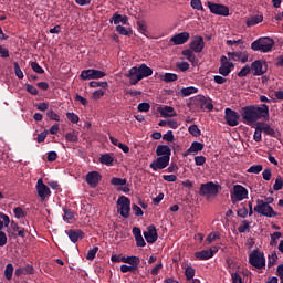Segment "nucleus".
Wrapping results in <instances>:
<instances>
[{"label": "nucleus", "instance_id": "59", "mask_svg": "<svg viewBox=\"0 0 283 283\" xmlns=\"http://www.w3.org/2000/svg\"><path fill=\"white\" fill-rule=\"evenodd\" d=\"M271 176H273V171L271 170V168H265L262 172L263 180H271Z\"/></svg>", "mask_w": 283, "mask_h": 283}, {"label": "nucleus", "instance_id": "1", "mask_svg": "<svg viewBox=\"0 0 283 283\" xmlns=\"http://www.w3.org/2000/svg\"><path fill=\"white\" fill-rule=\"evenodd\" d=\"M241 118L245 125H255L258 120H269V105H249L241 108Z\"/></svg>", "mask_w": 283, "mask_h": 283}, {"label": "nucleus", "instance_id": "21", "mask_svg": "<svg viewBox=\"0 0 283 283\" xmlns=\"http://www.w3.org/2000/svg\"><path fill=\"white\" fill-rule=\"evenodd\" d=\"M156 156L171 159V148L167 145H159L156 149Z\"/></svg>", "mask_w": 283, "mask_h": 283}, {"label": "nucleus", "instance_id": "63", "mask_svg": "<svg viewBox=\"0 0 283 283\" xmlns=\"http://www.w3.org/2000/svg\"><path fill=\"white\" fill-rule=\"evenodd\" d=\"M13 67H14L15 76H18V78H23V71H21V66H19V64L14 62Z\"/></svg>", "mask_w": 283, "mask_h": 283}, {"label": "nucleus", "instance_id": "34", "mask_svg": "<svg viewBox=\"0 0 283 283\" xmlns=\"http://www.w3.org/2000/svg\"><path fill=\"white\" fill-rule=\"evenodd\" d=\"M99 163L102 165H112L114 163V157L109 154H104L99 157Z\"/></svg>", "mask_w": 283, "mask_h": 283}, {"label": "nucleus", "instance_id": "4", "mask_svg": "<svg viewBox=\"0 0 283 283\" xmlns=\"http://www.w3.org/2000/svg\"><path fill=\"white\" fill-rule=\"evenodd\" d=\"M230 198L232 205H238V202H242V200L249 198V190L242 185H234L230 191Z\"/></svg>", "mask_w": 283, "mask_h": 283}, {"label": "nucleus", "instance_id": "3", "mask_svg": "<svg viewBox=\"0 0 283 283\" xmlns=\"http://www.w3.org/2000/svg\"><path fill=\"white\" fill-rule=\"evenodd\" d=\"M273 45H275V41L271 38H259L251 44V50L253 52H271L273 50Z\"/></svg>", "mask_w": 283, "mask_h": 283}, {"label": "nucleus", "instance_id": "57", "mask_svg": "<svg viewBox=\"0 0 283 283\" xmlns=\"http://www.w3.org/2000/svg\"><path fill=\"white\" fill-rule=\"evenodd\" d=\"M66 118H67V120H70L73 124H76V123H78V120H81L78 118V115H76L75 113H66Z\"/></svg>", "mask_w": 283, "mask_h": 283}, {"label": "nucleus", "instance_id": "16", "mask_svg": "<svg viewBox=\"0 0 283 283\" xmlns=\"http://www.w3.org/2000/svg\"><path fill=\"white\" fill-rule=\"evenodd\" d=\"M190 36L189 32H181L172 35L170 38V43H174V45H185V43L189 41Z\"/></svg>", "mask_w": 283, "mask_h": 283}, {"label": "nucleus", "instance_id": "43", "mask_svg": "<svg viewBox=\"0 0 283 283\" xmlns=\"http://www.w3.org/2000/svg\"><path fill=\"white\" fill-rule=\"evenodd\" d=\"M46 116L48 118H50V120H55L56 123L61 122V116H59V114H56V112H54L53 109L48 111Z\"/></svg>", "mask_w": 283, "mask_h": 283}, {"label": "nucleus", "instance_id": "30", "mask_svg": "<svg viewBox=\"0 0 283 283\" xmlns=\"http://www.w3.org/2000/svg\"><path fill=\"white\" fill-rule=\"evenodd\" d=\"M261 132H264L266 136L275 137V129H273L269 124L261 123L259 124Z\"/></svg>", "mask_w": 283, "mask_h": 283}, {"label": "nucleus", "instance_id": "7", "mask_svg": "<svg viewBox=\"0 0 283 283\" xmlns=\"http://www.w3.org/2000/svg\"><path fill=\"white\" fill-rule=\"evenodd\" d=\"M249 262L252 266H255V269H264V266L266 265V259L264 258V254H262L258 250H253L250 253Z\"/></svg>", "mask_w": 283, "mask_h": 283}, {"label": "nucleus", "instance_id": "64", "mask_svg": "<svg viewBox=\"0 0 283 283\" xmlns=\"http://www.w3.org/2000/svg\"><path fill=\"white\" fill-rule=\"evenodd\" d=\"M232 283H242V276L238 272L231 274Z\"/></svg>", "mask_w": 283, "mask_h": 283}, {"label": "nucleus", "instance_id": "17", "mask_svg": "<svg viewBox=\"0 0 283 283\" xmlns=\"http://www.w3.org/2000/svg\"><path fill=\"white\" fill-rule=\"evenodd\" d=\"M190 50L200 54L205 50V39L202 36H196L190 43Z\"/></svg>", "mask_w": 283, "mask_h": 283}, {"label": "nucleus", "instance_id": "27", "mask_svg": "<svg viewBox=\"0 0 283 283\" xmlns=\"http://www.w3.org/2000/svg\"><path fill=\"white\" fill-rule=\"evenodd\" d=\"M196 258L197 260H209L213 258V250L208 249V250H202L200 252H196Z\"/></svg>", "mask_w": 283, "mask_h": 283}, {"label": "nucleus", "instance_id": "42", "mask_svg": "<svg viewBox=\"0 0 283 283\" xmlns=\"http://www.w3.org/2000/svg\"><path fill=\"white\" fill-rule=\"evenodd\" d=\"M190 6L193 8V10H200L201 12L205 11V7H202L201 0H191Z\"/></svg>", "mask_w": 283, "mask_h": 283}, {"label": "nucleus", "instance_id": "46", "mask_svg": "<svg viewBox=\"0 0 283 283\" xmlns=\"http://www.w3.org/2000/svg\"><path fill=\"white\" fill-rule=\"evenodd\" d=\"M90 87H103L105 90V88L109 87V84L107 82L92 81V82H90Z\"/></svg>", "mask_w": 283, "mask_h": 283}, {"label": "nucleus", "instance_id": "18", "mask_svg": "<svg viewBox=\"0 0 283 283\" xmlns=\"http://www.w3.org/2000/svg\"><path fill=\"white\" fill-rule=\"evenodd\" d=\"M101 172L98 171H91L86 175V182L90 187H98V182H101Z\"/></svg>", "mask_w": 283, "mask_h": 283}, {"label": "nucleus", "instance_id": "45", "mask_svg": "<svg viewBox=\"0 0 283 283\" xmlns=\"http://www.w3.org/2000/svg\"><path fill=\"white\" fill-rule=\"evenodd\" d=\"M283 188V179L282 177H276L275 182L273 185V190L274 191H281V189Z\"/></svg>", "mask_w": 283, "mask_h": 283}, {"label": "nucleus", "instance_id": "53", "mask_svg": "<svg viewBox=\"0 0 283 283\" xmlns=\"http://www.w3.org/2000/svg\"><path fill=\"white\" fill-rule=\"evenodd\" d=\"M275 262H277V253L275 252H272L270 255H269V260H268V266L271 268L275 264Z\"/></svg>", "mask_w": 283, "mask_h": 283}, {"label": "nucleus", "instance_id": "31", "mask_svg": "<svg viewBox=\"0 0 283 283\" xmlns=\"http://www.w3.org/2000/svg\"><path fill=\"white\" fill-rule=\"evenodd\" d=\"M10 226V217L8 214L0 212V231H3V227Z\"/></svg>", "mask_w": 283, "mask_h": 283}, {"label": "nucleus", "instance_id": "48", "mask_svg": "<svg viewBox=\"0 0 283 283\" xmlns=\"http://www.w3.org/2000/svg\"><path fill=\"white\" fill-rule=\"evenodd\" d=\"M264 169L262 165H253L248 169V174H260Z\"/></svg>", "mask_w": 283, "mask_h": 283}, {"label": "nucleus", "instance_id": "2", "mask_svg": "<svg viewBox=\"0 0 283 283\" xmlns=\"http://www.w3.org/2000/svg\"><path fill=\"white\" fill-rule=\"evenodd\" d=\"M151 74H154V70L146 64H142L139 66H133L125 76L129 78L130 85H136L139 81H143V78L151 76Z\"/></svg>", "mask_w": 283, "mask_h": 283}, {"label": "nucleus", "instance_id": "25", "mask_svg": "<svg viewBox=\"0 0 283 283\" xmlns=\"http://www.w3.org/2000/svg\"><path fill=\"white\" fill-rule=\"evenodd\" d=\"M112 22H114L115 25H118L119 23H123V25H127V23H129V18H127V15L115 13L111 19V23Z\"/></svg>", "mask_w": 283, "mask_h": 283}, {"label": "nucleus", "instance_id": "62", "mask_svg": "<svg viewBox=\"0 0 283 283\" xmlns=\"http://www.w3.org/2000/svg\"><path fill=\"white\" fill-rule=\"evenodd\" d=\"M205 163H207V158L205 156H196L195 157V165H197V167H202V165H205Z\"/></svg>", "mask_w": 283, "mask_h": 283}, {"label": "nucleus", "instance_id": "33", "mask_svg": "<svg viewBox=\"0 0 283 283\" xmlns=\"http://www.w3.org/2000/svg\"><path fill=\"white\" fill-rule=\"evenodd\" d=\"M232 67L233 64H223L219 67V74H221V76H227L228 74H231Z\"/></svg>", "mask_w": 283, "mask_h": 283}, {"label": "nucleus", "instance_id": "39", "mask_svg": "<svg viewBox=\"0 0 283 283\" xmlns=\"http://www.w3.org/2000/svg\"><path fill=\"white\" fill-rule=\"evenodd\" d=\"M14 273V266L12 263L7 264L6 270H4V276L7 280H12V275Z\"/></svg>", "mask_w": 283, "mask_h": 283}, {"label": "nucleus", "instance_id": "37", "mask_svg": "<svg viewBox=\"0 0 283 283\" xmlns=\"http://www.w3.org/2000/svg\"><path fill=\"white\" fill-rule=\"evenodd\" d=\"M185 275H186V280L188 282H191V280H193L195 275H196V269H193L192 266H188L185 270Z\"/></svg>", "mask_w": 283, "mask_h": 283}, {"label": "nucleus", "instance_id": "20", "mask_svg": "<svg viewBox=\"0 0 283 283\" xmlns=\"http://www.w3.org/2000/svg\"><path fill=\"white\" fill-rule=\"evenodd\" d=\"M66 234L69 237V239L71 240V242H78V240H83V238H85V233H83V231L81 229H76V230H69L66 231Z\"/></svg>", "mask_w": 283, "mask_h": 283}, {"label": "nucleus", "instance_id": "26", "mask_svg": "<svg viewBox=\"0 0 283 283\" xmlns=\"http://www.w3.org/2000/svg\"><path fill=\"white\" fill-rule=\"evenodd\" d=\"M197 103H200V107L205 109H209L211 112L213 109V104H211L209 101H207V97L199 95L196 98Z\"/></svg>", "mask_w": 283, "mask_h": 283}, {"label": "nucleus", "instance_id": "22", "mask_svg": "<svg viewBox=\"0 0 283 283\" xmlns=\"http://www.w3.org/2000/svg\"><path fill=\"white\" fill-rule=\"evenodd\" d=\"M205 149V144L200 142H193L191 146L187 149L184 156H189V154H198Z\"/></svg>", "mask_w": 283, "mask_h": 283}, {"label": "nucleus", "instance_id": "50", "mask_svg": "<svg viewBox=\"0 0 283 283\" xmlns=\"http://www.w3.org/2000/svg\"><path fill=\"white\" fill-rule=\"evenodd\" d=\"M65 139L69 142V143H78V135H76L75 133H67L65 135Z\"/></svg>", "mask_w": 283, "mask_h": 283}, {"label": "nucleus", "instance_id": "51", "mask_svg": "<svg viewBox=\"0 0 283 283\" xmlns=\"http://www.w3.org/2000/svg\"><path fill=\"white\" fill-rule=\"evenodd\" d=\"M63 220H65V222H70V220H74V212L70 209H65Z\"/></svg>", "mask_w": 283, "mask_h": 283}, {"label": "nucleus", "instance_id": "35", "mask_svg": "<svg viewBox=\"0 0 283 283\" xmlns=\"http://www.w3.org/2000/svg\"><path fill=\"white\" fill-rule=\"evenodd\" d=\"M111 185H113L114 187H125V185H127V179L114 177L111 180Z\"/></svg>", "mask_w": 283, "mask_h": 283}, {"label": "nucleus", "instance_id": "52", "mask_svg": "<svg viewBox=\"0 0 283 283\" xmlns=\"http://www.w3.org/2000/svg\"><path fill=\"white\" fill-rule=\"evenodd\" d=\"M96 253H98V247H94L93 249L88 250L86 260H94V258H96Z\"/></svg>", "mask_w": 283, "mask_h": 283}, {"label": "nucleus", "instance_id": "58", "mask_svg": "<svg viewBox=\"0 0 283 283\" xmlns=\"http://www.w3.org/2000/svg\"><path fill=\"white\" fill-rule=\"evenodd\" d=\"M137 25L140 34H147V23H145V21H138Z\"/></svg>", "mask_w": 283, "mask_h": 283}, {"label": "nucleus", "instance_id": "14", "mask_svg": "<svg viewBox=\"0 0 283 283\" xmlns=\"http://www.w3.org/2000/svg\"><path fill=\"white\" fill-rule=\"evenodd\" d=\"M251 70L254 76H262V74H266L268 65L264 61L256 60L252 63Z\"/></svg>", "mask_w": 283, "mask_h": 283}, {"label": "nucleus", "instance_id": "19", "mask_svg": "<svg viewBox=\"0 0 283 283\" xmlns=\"http://www.w3.org/2000/svg\"><path fill=\"white\" fill-rule=\"evenodd\" d=\"M228 57L230 61H241V63L249 61V54L247 52H229Z\"/></svg>", "mask_w": 283, "mask_h": 283}, {"label": "nucleus", "instance_id": "55", "mask_svg": "<svg viewBox=\"0 0 283 283\" xmlns=\"http://www.w3.org/2000/svg\"><path fill=\"white\" fill-rule=\"evenodd\" d=\"M13 213L18 219L25 218V211H23V208L21 207H17L15 209H13Z\"/></svg>", "mask_w": 283, "mask_h": 283}, {"label": "nucleus", "instance_id": "60", "mask_svg": "<svg viewBox=\"0 0 283 283\" xmlns=\"http://www.w3.org/2000/svg\"><path fill=\"white\" fill-rule=\"evenodd\" d=\"M249 221L244 220L242 224L238 228L239 233H247V231H249Z\"/></svg>", "mask_w": 283, "mask_h": 283}, {"label": "nucleus", "instance_id": "6", "mask_svg": "<svg viewBox=\"0 0 283 283\" xmlns=\"http://www.w3.org/2000/svg\"><path fill=\"white\" fill-rule=\"evenodd\" d=\"M254 211L255 213H259V216H264L265 218H275V216H277V212L273 210V207L269 206L268 203H264V200L262 199L256 200Z\"/></svg>", "mask_w": 283, "mask_h": 283}, {"label": "nucleus", "instance_id": "41", "mask_svg": "<svg viewBox=\"0 0 283 283\" xmlns=\"http://www.w3.org/2000/svg\"><path fill=\"white\" fill-rule=\"evenodd\" d=\"M182 55L186 56L190 63H196V54H193V51L191 50H184Z\"/></svg>", "mask_w": 283, "mask_h": 283}, {"label": "nucleus", "instance_id": "32", "mask_svg": "<svg viewBox=\"0 0 283 283\" xmlns=\"http://www.w3.org/2000/svg\"><path fill=\"white\" fill-rule=\"evenodd\" d=\"M161 80L165 83H174V82L178 81V75H176V73H165L163 75Z\"/></svg>", "mask_w": 283, "mask_h": 283}, {"label": "nucleus", "instance_id": "11", "mask_svg": "<svg viewBox=\"0 0 283 283\" xmlns=\"http://www.w3.org/2000/svg\"><path fill=\"white\" fill-rule=\"evenodd\" d=\"M169 159L168 157H157L155 160L151 161L149 165L153 171H160V169H167L169 167Z\"/></svg>", "mask_w": 283, "mask_h": 283}, {"label": "nucleus", "instance_id": "36", "mask_svg": "<svg viewBox=\"0 0 283 283\" xmlns=\"http://www.w3.org/2000/svg\"><path fill=\"white\" fill-rule=\"evenodd\" d=\"M182 96H191V94H198V88L195 86H189L181 88Z\"/></svg>", "mask_w": 283, "mask_h": 283}, {"label": "nucleus", "instance_id": "10", "mask_svg": "<svg viewBox=\"0 0 283 283\" xmlns=\"http://www.w3.org/2000/svg\"><path fill=\"white\" fill-rule=\"evenodd\" d=\"M224 114L227 125H229L230 127H238V125H240V115L238 114V112L231 108H226Z\"/></svg>", "mask_w": 283, "mask_h": 283}, {"label": "nucleus", "instance_id": "40", "mask_svg": "<svg viewBox=\"0 0 283 283\" xmlns=\"http://www.w3.org/2000/svg\"><path fill=\"white\" fill-rule=\"evenodd\" d=\"M116 32H118V34H122V36H129L132 34V29H127L123 25H117Z\"/></svg>", "mask_w": 283, "mask_h": 283}, {"label": "nucleus", "instance_id": "29", "mask_svg": "<svg viewBox=\"0 0 283 283\" xmlns=\"http://www.w3.org/2000/svg\"><path fill=\"white\" fill-rule=\"evenodd\" d=\"M159 127H170V129H178V122L174 119L160 120L158 123Z\"/></svg>", "mask_w": 283, "mask_h": 283}, {"label": "nucleus", "instance_id": "49", "mask_svg": "<svg viewBox=\"0 0 283 283\" xmlns=\"http://www.w3.org/2000/svg\"><path fill=\"white\" fill-rule=\"evenodd\" d=\"M137 109L138 112H149V109H151V105L147 102L139 103Z\"/></svg>", "mask_w": 283, "mask_h": 283}, {"label": "nucleus", "instance_id": "15", "mask_svg": "<svg viewBox=\"0 0 283 283\" xmlns=\"http://www.w3.org/2000/svg\"><path fill=\"white\" fill-rule=\"evenodd\" d=\"M144 238L148 244H154V242L158 240V231L156 230V226H148L147 231L144 232Z\"/></svg>", "mask_w": 283, "mask_h": 283}, {"label": "nucleus", "instance_id": "24", "mask_svg": "<svg viewBox=\"0 0 283 283\" xmlns=\"http://www.w3.org/2000/svg\"><path fill=\"white\" fill-rule=\"evenodd\" d=\"M262 21H264V15L256 14L248 18L245 24L248 28H253V25H258L259 23H262Z\"/></svg>", "mask_w": 283, "mask_h": 283}, {"label": "nucleus", "instance_id": "9", "mask_svg": "<svg viewBox=\"0 0 283 283\" xmlns=\"http://www.w3.org/2000/svg\"><path fill=\"white\" fill-rule=\"evenodd\" d=\"M219 189L218 185L212 181L201 184L199 188V193L201 196H218Z\"/></svg>", "mask_w": 283, "mask_h": 283}, {"label": "nucleus", "instance_id": "12", "mask_svg": "<svg viewBox=\"0 0 283 283\" xmlns=\"http://www.w3.org/2000/svg\"><path fill=\"white\" fill-rule=\"evenodd\" d=\"M207 6L210 12H212V14H218L220 17H229V8L227 6L216 4L212 2H207Z\"/></svg>", "mask_w": 283, "mask_h": 283}, {"label": "nucleus", "instance_id": "5", "mask_svg": "<svg viewBox=\"0 0 283 283\" xmlns=\"http://www.w3.org/2000/svg\"><path fill=\"white\" fill-rule=\"evenodd\" d=\"M117 213H119V216H122V218H129V213L132 211V200H129V198L125 197V196H120L117 199Z\"/></svg>", "mask_w": 283, "mask_h": 283}, {"label": "nucleus", "instance_id": "28", "mask_svg": "<svg viewBox=\"0 0 283 283\" xmlns=\"http://www.w3.org/2000/svg\"><path fill=\"white\" fill-rule=\"evenodd\" d=\"M122 262L124 264H130L132 266L138 268V264H140V258L138 256H123Z\"/></svg>", "mask_w": 283, "mask_h": 283}, {"label": "nucleus", "instance_id": "44", "mask_svg": "<svg viewBox=\"0 0 283 283\" xmlns=\"http://www.w3.org/2000/svg\"><path fill=\"white\" fill-rule=\"evenodd\" d=\"M188 132L191 136L198 137L200 136L201 132L200 128H198V125H191L188 128Z\"/></svg>", "mask_w": 283, "mask_h": 283}, {"label": "nucleus", "instance_id": "54", "mask_svg": "<svg viewBox=\"0 0 283 283\" xmlns=\"http://www.w3.org/2000/svg\"><path fill=\"white\" fill-rule=\"evenodd\" d=\"M216 240H220V233L212 232L207 237L208 244H211V242H216Z\"/></svg>", "mask_w": 283, "mask_h": 283}, {"label": "nucleus", "instance_id": "61", "mask_svg": "<svg viewBox=\"0 0 283 283\" xmlns=\"http://www.w3.org/2000/svg\"><path fill=\"white\" fill-rule=\"evenodd\" d=\"M31 67H32L33 72H36V74H44V72H45L43 70V67H41V65H39L36 62H32Z\"/></svg>", "mask_w": 283, "mask_h": 283}, {"label": "nucleus", "instance_id": "38", "mask_svg": "<svg viewBox=\"0 0 283 283\" xmlns=\"http://www.w3.org/2000/svg\"><path fill=\"white\" fill-rule=\"evenodd\" d=\"M282 238V232H273L271 234L270 247H277V240Z\"/></svg>", "mask_w": 283, "mask_h": 283}, {"label": "nucleus", "instance_id": "23", "mask_svg": "<svg viewBox=\"0 0 283 283\" xmlns=\"http://www.w3.org/2000/svg\"><path fill=\"white\" fill-rule=\"evenodd\" d=\"M158 112L163 118H174V116H177L176 111L171 106L158 108Z\"/></svg>", "mask_w": 283, "mask_h": 283}, {"label": "nucleus", "instance_id": "47", "mask_svg": "<svg viewBox=\"0 0 283 283\" xmlns=\"http://www.w3.org/2000/svg\"><path fill=\"white\" fill-rule=\"evenodd\" d=\"M250 73H251V66L245 65V66H243V67L240 70V72L238 73V76H239V78H244V76H247V75L250 74Z\"/></svg>", "mask_w": 283, "mask_h": 283}, {"label": "nucleus", "instance_id": "56", "mask_svg": "<svg viewBox=\"0 0 283 283\" xmlns=\"http://www.w3.org/2000/svg\"><path fill=\"white\" fill-rule=\"evenodd\" d=\"M253 138H254L255 143H260V140H262V130L260 128V124H258V127L255 128Z\"/></svg>", "mask_w": 283, "mask_h": 283}, {"label": "nucleus", "instance_id": "8", "mask_svg": "<svg viewBox=\"0 0 283 283\" xmlns=\"http://www.w3.org/2000/svg\"><path fill=\"white\" fill-rule=\"evenodd\" d=\"M80 76L83 81H92L96 78H103L107 76V74L101 70L88 69L82 71Z\"/></svg>", "mask_w": 283, "mask_h": 283}, {"label": "nucleus", "instance_id": "13", "mask_svg": "<svg viewBox=\"0 0 283 283\" xmlns=\"http://www.w3.org/2000/svg\"><path fill=\"white\" fill-rule=\"evenodd\" d=\"M35 189L41 200H45V198H50V196H52V191H50V188L43 184V179H38Z\"/></svg>", "mask_w": 283, "mask_h": 283}]
</instances>
